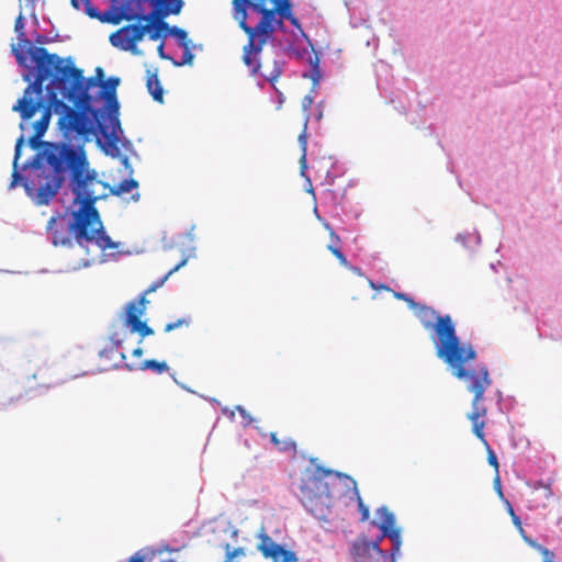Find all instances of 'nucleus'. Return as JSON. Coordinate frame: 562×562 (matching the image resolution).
Returning a JSON list of instances; mask_svg holds the SVG:
<instances>
[{
    "label": "nucleus",
    "mask_w": 562,
    "mask_h": 562,
    "mask_svg": "<svg viewBox=\"0 0 562 562\" xmlns=\"http://www.w3.org/2000/svg\"><path fill=\"white\" fill-rule=\"evenodd\" d=\"M44 155L52 170L48 175L40 176L36 204H48L63 186L66 172L69 171L70 188L75 195L74 203L78 204L71 226L78 245L88 247L94 244L101 250L117 248V243H114L104 231L95 202L110 194L128 193L138 187V182L127 179L115 187H110L101 181L97 171L89 168L86 151L81 146L71 148L68 145L47 144Z\"/></svg>",
    "instance_id": "1"
},
{
    "label": "nucleus",
    "mask_w": 562,
    "mask_h": 562,
    "mask_svg": "<svg viewBox=\"0 0 562 562\" xmlns=\"http://www.w3.org/2000/svg\"><path fill=\"white\" fill-rule=\"evenodd\" d=\"M29 55L37 68V75L18 100L13 111L19 112L23 120L33 117L41 102L30 98V94L41 93L44 82L49 79L46 91L50 94L54 112L59 115L58 126L64 137L87 139L93 128L92 120L87 113L91 102L88 91L103 81V69L97 67L95 76L86 79L82 70L75 67L70 58L64 59L57 54H50L45 47L32 46Z\"/></svg>",
    "instance_id": "2"
},
{
    "label": "nucleus",
    "mask_w": 562,
    "mask_h": 562,
    "mask_svg": "<svg viewBox=\"0 0 562 562\" xmlns=\"http://www.w3.org/2000/svg\"><path fill=\"white\" fill-rule=\"evenodd\" d=\"M232 15L248 38L243 47V61L251 75L259 72L258 56L284 20L300 26L291 0H233Z\"/></svg>",
    "instance_id": "3"
},
{
    "label": "nucleus",
    "mask_w": 562,
    "mask_h": 562,
    "mask_svg": "<svg viewBox=\"0 0 562 562\" xmlns=\"http://www.w3.org/2000/svg\"><path fill=\"white\" fill-rule=\"evenodd\" d=\"M355 493L361 520L369 519V508L360 497L356 481L347 475L324 467H316L312 473L302 479L301 502L306 510L318 520H327L334 498Z\"/></svg>",
    "instance_id": "4"
},
{
    "label": "nucleus",
    "mask_w": 562,
    "mask_h": 562,
    "mask_svg": "<svg viewBox=\"0 0 562 562\" xmlns=\"http://www.w3.org/2000/svg\"><path fill=\"white\" fill-rule=\"evenodd\" d=\"M413 308L424 328L435 330L437 357L452 369L458 379L469 383L473 382V375H479V369L469 371L464 364L476 358V351L470 344H461L451 316L437 315L434 308L422 304H417Z\"/></svg>",
    "instance_id": "5"
},
{
    "label": "nucleus",
    "mask_w": 562,
    "mask_h": 562,
    "mask_svg": "<svg viewBox=\"0 0 562 562\" xmlns=\"http://www.w3.org/2000/svg\"><path fill=\"white\" fill-rule=\"evenodd\" d=\"M42 93H32L30 94V98L33 100H38L41 102V106L35 111V113L43 109L41 119L34 123V134L30 137V145L32 148L36 149L41 145L44 146V149L42 153H38L34 159L33 162V178L26 179L24 182V189L26 193L33 198L36 201V194L40 190V176L41 175H48L52 170L50 165L47 162L46 156L44 155L48 142L42 143L40 139L45 134V132L48 128L50 116H52V110L54 111V106L52 104L50 94L47 92L48 95V103L45 104V102L42 99ZM59 145H68L71 148H74L70 144L66 143H58Z\"/></svg>",
    "instance_id": "6"
},
{
    "label": "nucleus",
    "mask_w": 562,
    "mask_h": 562,
    "mask_svg": "<svg viewBox=\"0 0 562 562\" xmlns=\"http://www.w3.org/2000/svg\"><path fill=\"white\" fill-rule=\"evenodd\" d=\"M491 379L486 367L479 368V375H473V382L468 384V390L474 394L472 401V412L468 415V418L472 423V430L474 435L483 442L487 452V462L495 470V473H499V463L493 449L484 436L485 422L482 419L486 415V408L482 405L483 395L485 390L491 385Z\"/></svg>",
    "instance_id": "7"
},
{
    "label": "nucleus",
    "mask_w": 562,
    "mask_h": 562,
    "mask_svg": "<svg viewBox=\"0 0 562 562\" xmlns=\"http://www.w3.org/2000/svg\"><path fill=\"white\" fill-rule=\"evenodd\" d=\"M148 26H142V24H130L125 25L110 35V43L124 52H131L132 54H138L137 43L140 42Z\"/></svg>",
    "instance_id": "8"
},
{
    "label": "nucleus",
    "mask_w": 562,
    "mask_h": 562,
    "mask_svg": "<svg viewBox=\"0 0 562 562\" xmlns=\"http://www.w3.org/2000/svg\"><path fill=\"white\" fill-rule=\"evenodd\" d=\"M147 303L148 300L143 294L137 301L128 302L125 307L124 325L130 327L132 333L139 334L142 338L154 335L153 328L140 319L145 314Z\"/></svg>",
    "instance_id": "9"
},
{
    "label": "nucleus",
    "mask_w": 562,
    "mask_h": 562,
    "mask_svg": "<svg viewBox=\"0 0 562 562\" xmlns=\"http://www.w3.org/2000/svg\"><path fill=\"white\" fill-rule=\"evenodd\" d=\"M85 12L91 19H95L102 23H109V24H113V25L120 24L123 20H125V21L136 20L137 14H138V13H135L128 7V4H122L121 7L112 5L109 10H106L104 12H100L93 5H88L86 8Z\"/></svg>",
    "instance_id": "10"
},
{
    "label": "nucleus",
    "mask_w": 562,
    "mask_h": 562,
    "mask_svg": "<svg viewBox=\"0 0 562 562\" xmlns=\"http://www.w3.org/2000/svg\"><path fill=\"white\" fill-rule=\"evenodd\" d=\"M259 543L257 549L262 553L265 558H271L274 562H296L297 559L294 552L285 550L281 544L276 543L270 536L263 530H260L258 535Z\"/></svg>",
    "instance_id": "11"
},
{
    "label": "nucleus",
    "mask_w": 562,
    "mask_h": 562,
    "mask_svg": "<svg viewBox=\"0 0 562 562\" xmlns=\"http://www.w3.org/2000/svg\"><path fill=\"white\" fill-rule=\"evenodd\" d=\"M75 212H76V210L72 211V213H71L72 220L68 224H65L63 221H60L59 215L53 216L48 221L47 229L52 234V240L55 246H58V245L71 246L72 245L71 236L74 237L75 241L78 244L75 231L71 227L75 222Z\"/></svg>",
    "instance_id": "12"
},
{
    "label": "nucleus",
    "mask_w": 562,
    "mask_h": 562,
    "mask_svg": "<svg viewBox=\"0 0 562 562\" xmlns=\"http://www.w3.org/2000/svg\"><path fill=\"white\" fill-rule=\"evenodd\" d=\"M351 552L356 562H370L372 552L386 558V552L380 548V539L376 541H369L366 538L358 539L353 542Z\"/></svg>",
    "instance_id": "13"
},
{
    "label": "nucleus",
    "mask_w": 562,
    "mask_h": 562,
    "mask_svg": "<svg viewBox=\"0 0 562 562\" xmlns=\"http://www.w3.org/2000/svg\"><path fill=\"white\" fill-rule=\"evenodd\" d=\"M146 88L155 101L164 102V88L158 78V68L146 69Z\"/></svg>",
    "instance_id": "14"
},
{
    "label": "nucleus",
    "mask_w": 562,
    "mask_h": 562,
    "mask_svg": "<svg viewBox=\"0 0 562 562\" xmlns=\"http://www.w3.org/2000/svg\"><path fill=\"white\" fill-rule=\"evenodd\" d=\"M313 101H314V98L311 94H306L302 99V110L304 112V128H303L302 133L299 135L297 140H299L301 149H302V156H301L300 161L303 166L305 165V161H306V146H307L306 127H307V122H308V116H310V109H311Z\"/></svg>",
    "instance_id": "15"
},
{
    "label": "nucleus",
    "mask_w": 562,
    "mask_h": 562,
    "mask_svg": "<svg viewBox=\"0 0 562 562\" xmlns=\"http://www.w3.org/2000/svg\"><path fill=\"white\" fill-rule=\"evenodd\" d=\"M120 85V78L117 77H111L108 80H103L101 86V97L104 98L109 104L110 108H114L117 110V99H116V89Z\"/></svg>",
    "instance_id": "16"
},
{
    "label": "nucleus",
    "mask_w": 562,
    "mask_h": 562,
    "mask_svg": "<svg viewBox=\"0 0 562 562\" xmlns=\"http://www.w3.org/2000/svg\"><path fill=\"white\" fill-rule=\"evenodd\" d=\"M376 514L380 519L378 527L382 532L380 540L392 531H401L400 528L395 527V516L386 507L379 508Z\"/></svg>",
    "instance_id": "17"
},
{
    "label": "nucleus",
    "mask_w": 562,
    "mask_h": 562,
    "mask_svg": "<svg viewBox=\"0 0 562 562\" xmlns=\"http://www.w3.org/2000/svg\"><path fill=\"white\" fill-rule=\"evenodd\" d=\"M326 229L329 232L330 243L327 246V249L337 258L339 263L344 267H349V262L346 258V256L340 250V238L339 236L334 232L333 227L329 224L325 225Z\"/></svg>",
    "instance_id": "18"
},
{
    "label": "nucleus",
    "mask_w": 562,
    "mask_h": 562,
    "mask_svg": "<svg viewBox=\"0 0 562 562\" xmlns=\"http://www.w3.org/2000/svg\"><path fill=\"white\" fill-rule=\"evenodd\" d=\"M126 369L128 371H133V370H140V371H146V370H151L158 374H161L166 371L169 370V367L167 364L166 361H158V360H155V359H150V360H145L143 362H140L138 366H134V364H125Z\"/></svg>",
    "instance_id": "19"
},
{
    "label": "nucleus",
    "mask_w": 562,
    "mask_h": 562,
    "mask_svg": "<svg viewBox=\"0 0 562 562\" xmlns=\"http://www.w3.org/2000/svg\"><path fill=\"white\" fill-rule=\"evenodd\" d=\"M272 445L281 452H296V442L288 437L279 439L276 432L270 434Z\"/></svg>",
    "instance_id": "20"
},
{
    "label": "nucleus",
    "mask_w": 562,
    "mask_h": 562,
    "mask_svg": "<svg viewBox=\"0 0 562 562\" xmlns=\"http://www.w3.org/2000/svg\"><path fill=\"white\" fill-rule=\"evenodd\" d=\"M23 144H24V137L21 135L18 138L16 144H15L11 187H14L20 180L23 179L21 173L18 171V160L21 156V150H22Z\"/></svg>",
    "instance_id": "21"
},
{
    "label": "nucleus",
    "mask_w": 562,
    "mask_h": 562,
    "mask_svg": "<svg viewBox=\"0 0 562 562\" xmlns=\"http://www.w3.org/2000/svg\"><path fill=\"white\" fill-rule=\"evenodd\" d=\"M385 537L392 541V549L390 551V557L386 555L384 559L387 560V562H396L395 558L400 553L402 546L401 531H392Z\"/></svg>",
    "instance_id": "22"
},
{
    "label": "nucleus",
    "mask_w": 562,
    "mask_h": 562,
    "mask_svg": "<svg viewBox=\"0 0 562 562\" xmlns=\"http://www.w3.org/2000/svg\"><path fill=\"white\" fill-rule=\"evenodd\" d=\"M187 263V259H182L178 265H176L172 269H170L168 271V273L162 277L160 280H158L157 282H155L154 284H151L147 291L144 293L145 295L147 293H151L154 291H156L158 288H160L166 281L167 279L176 271H178L181 267H183L184 265Z\"/></svg>",
    "instance_id": "23"
},
{
    "label": "nucleus",
    "mask_w": 562,
    "mask_h": 562,
    "mask_svg": "<svg viewBox=\"0 0 562 562\" xmlns=\"http://www.w3.org/2000/svg\"><path fill=\"white\" fill-rule=\"evenodd\" d=\"M281 74H282L281 64L279 61H274L272 69L268 72H263L262 76L269 82L274 83L279 79Z\"/></svg>",
    "instance_id": "24"
},
{
    "label": "nucleus",
    "mask_w": 562,
    "mask_h": 562,
    "mask_svg": "<svg viewBox=\"0 0 562 562\" xmlns=\"http://www.w3.org/2000/svg\"><path fill=\"white\" fill-rule=\"evenodd\" d=\"M224 550H225V554L227 557L231 558V560L234 561L235 558H238V557H245L246 555V552H245V549L241 548V547H238V548H232L229 543H225L223 546Z\"/></svg>",
    "instance_id": "25"
},
{
    "label": "nucleus",
    "mask_w": 562,
    "mask_h": 562,
    "mask_svg": "<svg viewBox=\"0 0 562 562\" xmlns=\"http://www.w3.org/2000/svg\"><path fill=\"white\" fill-rule=\"evenodd\" d=\"M14 31L18 33V38L20 41H23L25 38L24 33V16L22 13L19 14V16L15 19L14 22Z\"/></svg>",
    "instance_id": "26"
},
{
    "label": "nucleus",
    "mask_w": 562,
    "mask_h": 562,
    "mask_svg": "<svg viewBox=\"0 0 562 562\" xmlns=\"http://www.w3.org/2000/svg\"><path fill=\"white\" fill-rule=\"evenodd\" d=\"M190 324V319L188 318H180V319H177L176 322H171V323H168L166 326H165V331L166 333H170L177 328H180L182 326H188Z\"/></svg>",
    "instance_id": "27"
},
{
    "label": "nucleus",
    "mask_w": 562,
    "mask_h": 562,
    "mask_svg": "<svg viewBox=\"0 0 562 562\" xmlns=\"http://www.w3.org/2000/svg\"><path fill=\"white\" fill-rule=\"evenodd\" d=\"M168 32L171 35L176 36L179 41H181L183 46H187L186 41H187L188 34L184 30L179 29V27H172V29H169Z\"/></svg>",
    "instance_id": "28"
},
{
    "label": "nucleus",
    "mask_w": 562,
    "mask_h": 562,
    "mask_svg": "<svg viewBox=\"0 0 562 562\" xmlns=\"http://www.w3.org/2000/svg\"><path fill=\"white\" fill-rule=\"evenodd\" d=\"M538 552L541 553L543 562H553L554 553L547 548H538Z\"/></svg>",
    "instance_id": "29"
},
{
    "label": "nucleus",
    "mask_w": 562,
    "mask_h": 562,
    "mask_svg": "<svg viewBox=\"0 0 562 562\" xmlns=\"http://www.w3.org/2000/svg\"><path fill=\"white\" fill-rule=\"evenodd\" d=\"M494 487L498 494L499 497L503 498V492H502V484H501V477H499V473H495V476H494Z\"/></svg>",
    "instance_id": "30"
},
{
    "label": "nucleus",
    "mask_w": 562,
    "mask_h": 562,
    "mask_svg": "<svg viewBox=\"0 0 562 562\" xmlns=\"http://www.w3.org/2000/svg\"><path fill=\"white\" fill-rule=\"evenodd\" d=\"M395 296L400 300H404L408 303L409 307L417 306V303L413 299L408 297L405 293H396Z\"/></svg>",
    "instance_id": "31"
},
{
    "label": "nucleus",
    "mask_w": 562,
    "mask_h": 562,
    "mask_svg": "<svg viewBox=\"0 0 562 562\" xmlns=\"http://www.w3.org/2000/svg\"><path fill=\"white\" fill-rule=\"evenodd\" d=\"M512 520H513V524L515 525V527L518 529L519 533L521 536H524L525 529L522 528L520 518L516 515V516L512 517Z\"/></svg>",
    "instance_id": "32"
},
{
    "label": "nucleus",
    "mask_w": 562,
    "mask_h": 562,
    "mask_svg": "<svg viewBox=\"0 0 562 562\" xmlns=\"http://www.w3.org/2000/svg\"><path fill=\"white\" fill-rule=\"evenodd\" d=\"M81 2L85 4V9L88 7V5H92L90 0H81ZM70 3L71 5L76 9V10H79L80 9V0H70Z\"/></svg>",
    "instance_id": "33"
},
{
    "label": "nucleus",
    "mask_w": 562,
    "mask_h": 562,
    "mask_svg": "<svg viewBox=\"0 0 562 562\" xmlns=\"http://www.w3.org/2000/svg\"><path fill=\"white\" fill-rule=\"evenodd\" d=\"M184 47H186V52L183 54V60L180 65L191 64V61L193 59V55L189 52L188 45Z\"/></svg>",
    "instance_id": "34"
},
{
    "label": "nucleus",
    "mask_w": 562,
    "mask_h": 562,
    "mask_svg": "<svg viewBox=\"0 0 562 562\" xmlns=\"http://www.w3.org/2000/svg\"><path fill=\"white\" fill-rule=\"evenodd\" d=\"M121 346V341L117 340L114 342V347L111 348V349H103L101 352H100V356L101 357H104L106 353H110V352H114V351H117L119 347Z\"/></svg>",
    "instance_id": "35"
},
{
    "label": "nucleus",
    "mask_w": 562,
    "mask_h": 562,
    "mask_svg": "<svg viewBox=\"0 0 562 562\" xmlns=\"http://www.w3.org/2000/svg\"><path fill=\"white\" fill-rule=\"evenodd\" d=\"M524 540L532 548H535L537 551H538V548H544L543 546L537 543L535 540H532L531 538H528L525 533L522 536Z\"/></svg>",
    "instance_id": "36"
},
{
    "label": "nucleus",
    "mask_w": 562,
    "mask_h": 562,
    "mask_svg": "<svg viewBox=\"0 0 562 562\" xmlns=\"http://www.w3.org/2000/svg\"><path fill=\"white\" fill-rule=\"evenodd\" d=\"M127 562H145V558L140 555L139 553H135L132 555Z\"/></svg>",
    "instance_id": "37"
},
{
    "label": "nucleus",
    "mask_w": 562,
    "mask_h": 562,
    "mask_svg": "<svg viewBox=\"0 0 562 562\" xmlns=\"http://www.w3.org/2000/svg\"><path fill=\"white\" fill-rule=\"evenodd\" d=\"M164 47H165V44H164V42H161V43L158 45V47H157V53H158V55L160 56V58L166 59V58H168V57H167V56L165 55V53H164Z\"/></svg>",
    "instance_id": "38"
},
{
    "label": "nucleus",
    "mask_w": 562,
    "mask_h": 562,
    "mask_svg": "<svg viewBox=\"0 0 562 562\" xmlns=\"http://www.w3.org/2000/svg\"><path fill=\"white\" fill-rule=\"evenodd\" d=\"M507 513L510 517L516 516L515 510L508 501H505Z\"/></svg>",
    "instance_id": "39"
},
{
    "label": "nucleus",
    "mask_w": 562,
    "mask_h": 562,
    "mask_svg": "<svg viewBox=\"0 0 562 562\" xmlns=\"http://www.w3.org/2000/svg\"><path fill=\"white\" fill-rule=\"evenodd\" d=\"M144 351L140 347H137L133 350V356L134 357H137V358H140L143 356Z\"/></svg>",
    "instance_id": "40"
},
{
    "label": "nucleus",
    "mask_w": 562,
    "mask_h": 562,
    "mask_svg": "<svg viewBox=\"0 0 562 562\" xmlns=\"http://www.w3.org/2000/svg\"><path fill=\"white\" fill-rule=\"evenodd\" d=\"M312 79L314 81V83H317L318 82V79H319V71L316 69L315 74L312 76Z\"/></svg>",
    "instance_id": "41"
},
{
    "label": "nucleus",
    "mask_w": 562,
    "mask_h": 562,
    "mask_svg": "<svg viewBox=\"0 0 562 562\" xmlns=\"http://www.w3.org/2000/svg\"><path fill=\"white\" fill-rule=\"evenodd\" d=\"M223 562H235V561L231 560V558L225 554V559Z\"/></svg>",
    "instance_id": "42"
},
{
    "label": "nucleus",
    "mask_w": 562,
    "mask_h": 562,
    "mask_svg": "<svg viewBox=\"0 0 562 562\" xmlns=\"http://www.w3.org/2000/svg\"><path fill=\"white\" fill-rule=\"evenodd\" d=\"M121 359H125V355L123 352L120 353Z\"/></svg>",
    "instance_id": "43"
},
{
    "label": "nucleus",
    "mask_w": 562,
    "mask_h": 562,
    "mask_svg": "<svg viewBox=\"0 0 562 562\" xmlns=\"http://www.w3.org/2000/svg\"><path fill=\"white\" fill-rule=\"evenodd\" d=\"M161 562H175V561L169 559V560H165V561H161Z\"/></svg>",
    "instance_id": "44"
}]
</instances>
